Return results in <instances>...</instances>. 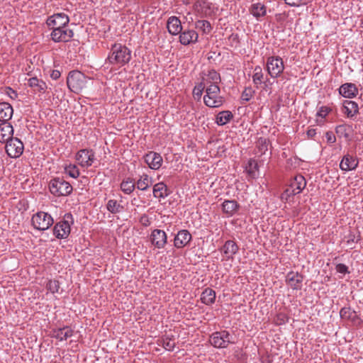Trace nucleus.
Masks as SVG:
<instances>
[{"label": "nucleus", "mask_w": 363, "mask_h": 363, "mask_svg": "<svg viewBox=\"0 0 363 363\" xmlns=\"http://www.w3.org/2000/svg\"><path fill=\"white\" fill-rule=\"evenodd\" d=\"M192 239L191 233L187 230H181L175 235L174 246L176 248H183L186 246Z\"/></svg>", "instance_id": "f3484780"}, {"label": "nucleus", "mask_w": 363, "mask_h": 363, "mask_svg": "<svg viewBox=\"0 0 363 363\" xmlns=\"http://www.w3.org/2000/svg\"><path fill=\"white\" fill-rule=\"evenodd\" d=\"M308 0H285L286 4L291 6H300L308 3Z\"/></svg>", "instance_id": "8fccbe9b"}, {"label": "nucleus", "mask_w": 363, "mask_h": 363, "mask_svg": "<svg viewBox=\"0 0 363 363\" xmlns=\"http://www.w3.org/2000/svg\"><path fill=\"white\" fill-rule=\"evenodd\" d=\"M208 79L206 82L207 86L209 84H217L220 82L221 79L220 74L218 73L215 69H211L208 72Z\"/></svg>", "instance_id": "79ce46f5"}, {"label": "nucleus", "mask_w": 363, "mask_h": 363, "mask_svg": "<svg viewBox=\"0 0 363 363\" xmlns=\"http://www.w3.org/2000/svg\"><path fill=\"white\" fill-rule=\"evenodd\" d=\"M74 331L69 326H65L63 328L55 329L52 331V337L63 341L67 340L73 335Z\"/></svg>", "instance_id": "a878e982"}, {"label": "nucleus", "mask_w": 363, "mask_h": 363, "mask_svg": "<svg viewBox=\"0 0 363 363\" xmlns=\"http://www.w3.org/2000/svg\"><path fill=\"white\" fill-rule=\"evenodd\" d=\"M179 33V42L184 45H187L190 43H196L198 40L199 35L194 30H187L182 32L181 31Z\"/></svg>", "instance_id": "412c9836"}, {"label": "nucleus", "mask_w": 363, "mask_h": 363, "mask_svg": "<svg viewBox=\"0 0 363 363\" xmlns=\"http://www.w3.org/2000/svg\"><path fill=\"white\" fill-rule=\"evenodd\" d=\"M263 73L260 67L257 66L255 68V73L252 75V81L258 87V85L262 83Z\"/></svg>", "instance_id": "c03bdc74"}, {"label": "nucleus", "mask_w": 363, "mask_h": 363, "mask_svg": "<svg viewBox=\"0 0 363 363\" xmlns=\"http://www.w3.org/2000/svg\"><path fill=\"white\" fill-rule=\"evenodd\" d=\"M94 159V152L87 150H81L77 155V160L82 167L91 166Z\"/></svg>", "instance_id": "aec40b11"}, {"label": "nucleus", "mask_w": 363, "mask_h": 363, "mask_svg": "<svg viewBox=\"0 0 363 363\" xmlns=\"http://www.w3.org/2000/svg\"><path fill=\"white\" fill-rule=\"evenodd\" d=\"M336 271L340 274H345L349 273L348 267L344 264H337L335 267Z\"/></svg>", "instance_id": "3c124183"}, {"label": "nucleus", "mask_w": 363, "mask_h": 363, "mask_svg": "<svg viewBox=\"0 0 363 363\" xmlns=\"http://www.w3.org/2000/svg\"><path fill=\"white\" fill-rule=\"evenodd\" d=\"M150 240L153 245L162 249L167 244V236L164 230L155 229L151 233Z\"/></svg>", "instance_id": "dca6fc26"}, {"label": "nucleus", "mask_w": 363, "mask_h": 363, "mask_svg": "<svg viewBox=\"0 0 363 363\" xmlns=\"http://www.w3.org/2000/svg\"><path fill=\"white\" fill-rule=\"evenodd\" d=\"M52 32L50 34L51 39L55 43H67L71 40L74 36V32L72 29H69L68 26L63 28H54L51 29Z\"/></svg>", "instance_id": "9b49d317"}, {"label": "nucleus", "mask_w": 363, "mask_h": 363, "mask_svg": "<svg viewBox=\"0 0 363 363\" xmlns=\"http://www.w3.org/2000/svg\"><path fill=\"white\" fill-rule=\"evenodd\" d=\"M194 8L196 15L200 18L209 17L213 13L212 4L205 1H197Z\"/></svg>", "instance_id": "ddd939ff"}, {"label": "nucleus", "mask_w": 363, "mask_h": 363, "mask_svg": "<svg viewBox=\"0 0 363 363\" xmlns=\"http://www.w3.org/2000/svg\"><path fill=\"white\" fill-rule=\"evenodd\" d=\"M49 189L55 196H65L69 195L73 190L72 185L62 178L57 177L50 180Z\"/></svg>", "instance_id": "20e7f679"}, {"label": "nucleus", "mask_w": 363, "mask_h": 363, "mask_svg": "<svg viewBox=\"0 0 363 363\" xmlns=\"http://www.w3.org/2000/svg\"><path fill=\"white\" fill-rule=\"evenodd\" d=\"M167 28L169 33L173 35L179 34L182 30L181 21L179 18L176 16H171L168 18Z\"/></svg>", "instance_id": "b1692460"}, {"label": "nucleus", "mask_w": 363, "mask_h": 363, "mask_svg": "<svg viewBox=\"0 0 363 363\" xmlns=\"http://www.w3.org/2000/svg\"><path fill=\"white\" fill-rule=\"evenodd\" d=\"M220 89L217 84H209L206 88L203 102L210 108L220 107L225 102L223 96L220 95Z\"/></svg>", "instance_id": "f03ea898"}, {"label": "nucleus", "mask_w": 363, "mask_h": 363, "mask_svg": "<svg viewBox=\"0 0 363 363\" xmlns=\"http://www.w3.org/2000/svg\"><path fill=\"white\" fill-rule=\"evenodd\" d=\"M239 247L234 240H227L220 248V252L223 253L227 260L233 259V256L238 252Z\"/></svg>", "instance_id": "6ab92c4d"}, {"label": "nucleus", "mask_w": 363, "mask_h": 363, "mask_svg": "<svg viewBox=\"0 0 363 363\" xmlns=\"http://www.w3.org/2000/svg\"><path fill=\"white\" fill-rule=\"evenodd\" d=\"M88 78L78 70L71 71L67 78V84L69 90L79 94L86 86Z\"/></svg>", "instance_id": "7ed1b4c3"}, {"label": "nucleus", "mask_w": 363, "mask_h": 363, "mask_svg": "<svg viewBox=\"0 0 363 363\" xmlns=\"http://www.w3.org/2000/svg\"><path fill=\"white\" fill-rule=\"evenodd\" d=\"M249 12L255 18L259 19L267 15V6L262 3H254L249 8Z\"/></svg>", "instance_id": "bb28decb"}, {"label": "nucleus", "mask_w": 363, "mask_h": 363, "mask_svg": "<svg viewBox=\"0 0 363 363\" xmlns=\"http://www.w3.org/2000/svg\"><path fill=\"white\" fill-rule=\"evenodd\" d=\"M6 152L11 158H18L23 152L24 145L18 138H11L6 141Z\"/></svg>", "instance_id": "1a4fd4ad"}, {"label": "nucleus", "mask_w": 363, "mask_h": 363, "mask_svg": "<svg viewBox=\"0 0 363 363\" xmlns=\"http://www.w3.org/2000/svg\"><path fill=\"white\" fill-rule=\"evenodd\" d=\"M325 138L327 139L328 143H334L336 141L335 136L330 131L326 132Z\"/></svg>", "instance_id": "5fc2aeb1"}, {"label": "nucleus", "mask_w": 363, "mask_h": 363, "mask_svg": "<svg viewBox=\"0 0 363 363\" xmlns=\"http://www.w3.org/2000/svg\"><path fill=\"white\" fill-rule=\"evenodd\" d=\"M303 276L295 272H289L286 277V281L294 290H300L302 287Z\"/></svg>", "instance_id": "a211bd4d"}, {"label": "nucleus", "mask_w": 363, "mask_h": 363, "mask_svg": "<svg viewBox=\"0 0 363 363\" xmlns=\"http://www.w3.org/2000/svg\"><path fill=\"white\" fill-rule=\"evenodd\" d=\"M349 127L347 125H339L336 127V133H343L345 132H346V130H347Z\"/></svg>", "instance_id": "6e6d98bb"}, {"label": "nucleus", "mask_w": 363, "mask_h": 363, "mask_svg": "<svg viewBox=\"0 0 363 363\" xmlns=\"http://www.w3.org/2000/svg\"><path fill=\"white\" fill-rule=\"evenodd\" d=\"M13 113L11 105L7 102L0 103V121L9 122Z\"/></svg>", "instance_id": "393cba45"}, {"label": "nucleus", "mask_w": 363, "mask_h": 363, "mask_svg": "<svg viewBox=\"0 0 363 363\" xmlns=\"http://www.w3.org/2000/svg\"><path fill=\"white\" fill-rule=\"evenodd\" d=\"M131 60V51L125 45L114 43L111 48L106 63L120 67L128 64Z\"/></svg>", "instance_id": "f257e3e1"}, {"label": "nucleus", "mask_w": 363, "mask_h": 363, "mask_svg": "<svg viewBox=\"0 0 363 363\" xmlns=\"http://www.w3.org/2000/svg\"><path fill=\"white\" fill-rule=\"evenodd\" d=\"M359 164V160L354 155L346 154L340 163V168L343 172L354 170Z\"/></svg>", "instance_id": "4468645a"}, {"label": "nucleus", "mask_w": 363, "mask_h": 363, "mask_svg": "<svg viewBox=\"0 0 363 363\" xmlns=\"http://www.w3.org/2000/svg\"><path fill=\"white\" fill-rule=\"evenodd\" d=\"M159 345H162L163 347L168 351H173L176 346V338L173 335H164L160 340H158Z\"/></svg>", "instance_id": "cd10ccee"}, {"label": "nucleus", "mask_w": 363, "mask_h": 363, "mask_svg": "<svg viewBox=\"0 0 363 363\" xmlns=\"http://www.w3.org/2000/svg\"><path fill=\"white\" fill-rule=\"evenodd\" d=\"M332 111V109L326 106H323L319 108L316 116L321 117V118H325L326 116Z\"/></svg>", "instance_id": "09e8293b"}, {"label": "nucleus", "mask_w": 363, "mask_h": 363, "mask_svg": "<svg viewBox=\"0 0 363 363\" xmlns=\"http://www.w3.org/2000/svg\"><path fill=\"white\" fill-rule=\"evenodd\" d=\"M206 84L201 82L197 84L193 89V96L195 100L199 101L201 98L204 89H206Z\"/></svg>", "instance_id": "37998d69"}, {"label": "nucleus", "mask_w": 363, "mask_h": 363, "mask_svg": "<svg viewBox=\"0 0 363 363\" xmlns=\"http://www.w3.org/2000/svg\"><path fill=\"white\" fill-rule=\"evenodd\" d=\"M210 343L216 348H226L233 344V336L227 330L215 332L210 336Z\"/></svg>", "instance_id": "0eeeda50"}, {"label": "nucleus", "mask_w": 363, "mask_h": 363, "mask_svg": "<svg viewBox=\"0 0 363 363\" xmlns=\"http://www.w3.org/2000/svg\"><path fill=\"white\" fill-rule=\"evenodd\" d=\"M69 18L67 15L64 13H55L52 16L48 17L46 23L50 29H54L55 28H63L68 26Z\"/></svg>", "instance_id": "f8f14e48"}, {"label": "nucleus", "mask_w": 363, "mask_h": 363, "mask_svg": "<svg viewBox=\"0 0 363 363\" xmlns=\"http://www.w3.org/2000/svg\"><path fill=\"white\" fill-rule=\"evenodd\" d=\"M145 163L152 169H158L162 164V156L155 152L151 151L144 156Z\"/></svg>", "instance_id": "2eb2a0df"}, {"label": "nucleus", "mask_w": 363, "mask_h": 363, "mask_svg": "<svg viewBox=\"0 0 363 363\" xmlns=\"http://www.w3.org/2000/svg\"><path fill=\"white\" fill-rule=\"evenodd\" d=\"M216 292L211 288H206L203 290L201 296V301L206 305H211L215 302Z\"/></svg>", "instance_id": "2f4dec72"}, {"label": "nucleus", "mask_w": 363, "mask_h": 363, "mask_svg": "<svg viewBox=\"0 0 363 363\" xmlns=\"http://www.w3.org/2000/svg\"><path fill=\"white\" fill-rule=\"evenodd\" d=\"M65 173L72 178H77L79 176V172L77 166L69 164L65 168Z\"/></svg>", "instance_id": "a18cd8bd"}, {"label": "nucleus", "mask_w": 363, "mask_h": 363, "mask_svg": "<svg viewBox=\"0 0 363 363\" xmlns=\"http://www.w3.org/2000/svg\"><path fill=\"white\" fill-rule=\"evenodd\" d=\"M306 186V181L301 174L293 177L288 187L281 195L282 199H288L289 197L300 194Z\"/></svg>", "instance_id": "39448f33"}, {"label": "nucleus", "mask_w": 363, "mask_h": 363, "mask_svg": "<svg viewBox=\"0 0 363 363\" xmlns=\"http://www.w3.org/2000/svg\"><path fill=\"white\" fill-rule=\"evenodd\" d=\"M341 318L350 320L354 323H357L360 318L357 315L354 311H352L350 307H344L340 311Z\"/></svg>", "instance_id": "473e14b6"}, {"label": "nucleus", "mask_w": 363, "mask_h": 363, "mask_svg": "<svg viewBox=\"0 0 363 363\" xmlns=\"http://www.w3.org/2000/svg\"><path fill=\"white\" fill-rule=\"evenodd\" d=\"M60 76H61L60 72L57 69L52 70L50 74V77L55 80L58 79L60 77Z\"/></svg>", "instance_id": "4d7b16f0"}, {"label": "nucleus", "mask_w": 363, "mask_h": 363, "mask_svg": "<svg viewBox=\"0 0 363 363\" xmlns=\"http://www.w3.org/2000/svg\"><path fill=\"white\" fill-rule=\"evenodd\" d=\"M169 194L167 185L163 182H159L153 186V196L158 199H164Z\"/></svg>", "instance_id": "c85d7f7f"}, {"label": "nucleus", "mask_w": 363, "mask_h": 363, "mask_svg": "<svg viewBox=\"0 0 363 363\" xmlns=\"http://www.w3.org/2000/svg\"><path fill=\"white\" fill-rule=\"evenodd\" d=\"M239 204L235 200H225L222 204L223 213L233 216L239 208Z\"/></svg>", "instance_id": "7c9ffc66"}, {"label": "nucleus", "mask_w": 363, "mask_h": 363, "mask_svg": "<svg viewBox=\"0 0 363 363\" xmlns=\"http://www.w3.org/2000/svg\"><path fill=\"white\" fill-rule=\"evenodd\" d=\"M344 113L348 118H352L359 112L358 104L353 101L346 100L343 104Z\"/></svg>", "instance_id": "c756f323"}, {"label": "nucleus", "mask_w": 363, "mask_h": 363, "mask_svg": "<svg viewBox=\"0 0 363 363\" xmlns=\"http://www.w3.org/2000/svg\"><path fill=\"white\" fill-rule=\"evenodd\" d=\"M339 93L345 98L352 99L358 94V89L354 84L345 83L339 88Z\"/></svg>", "instance_id": "4be33fe9"}, {"label": "nucleus", "mask_w": 363, "mask_h": 363, "mask_svg": "<svg viewBox=\"0 0 363 363\" xmlns=\"http://www.w3.org/2000/svg\"><path fill=\"white\" fill-rule=\"evenodd\" d=\"M31 222L35 229L45 230L52 225L53 219L50 214L40 211L33 216Z\"/></svg>", "instance_id": "6e6552de"}, {"label": "nucleus", "mask_w": 363, "mask_h": 363, "mask_svg": "<svg viewBox=\"0 0 363 363\" xmlns=\"http://www.w3.org/2000/svg\"><path fill=\"white\" fill-rule=\"evenodd\" d=\"M316 134L315 129L310 128L307 130V135L310 138H313Z\"/></svg>", "instance_id": "13d9d810"}, {"label": "nucleus", "mask_w": 363, "mask_h": 363, "mask_svg": "<svg viewBox=\"0 0 363 363\" xmlns=\"http://www.w3.org/2000/svg\"><path fill=\"white\" fill-rule=\"evenodd\" d=\"M140 221L143 223L144 225H147L145 222H148V218L147 216L144 215L141 217Z\"/></svg>", "instance_id": "bf43d9fd"}, {"label": "nucleus", "mask_w": 363, "mask_h": 363, "mask_svg": "<svg viewBox=\"0 0 363 363\" xmlns=\"http://www.w3.org/2000/svg\"><path fill=\"white\" fill-rule=\"evenodd\" d=\"M135 188V184L132 179L128 178L121 184V190L126 194H131Z\"/></svg>", "instance_id": "a19ab883"}, {"label": "nucleus", "mask_w": 363, "mask_h": 363, "mask_svg": "<svg viewBox=\"0 0 363 363\" xmlns=\"http://www.w3.org/2000/svg\"><path fill=\"white\" fill-rule=\"evenodd\" d=\"M269 143V140L264 138H259L256 144V147L257 149V154L259 153L260 155H264L265 152L268 150V145Z\"/></svg>", "instance_id": "58836bf2"}, {"label": "nucleus", "mask_w": 363, "mask_h": 363, "mask_svg": "<svg viewBox=\"0 0 363 363\" xmlns=\"http://www.w3.org/2000/svg\"><path fill=\"white\" fill-rule=\"evenodd\" d=\"M9 89H10L11 91H12V92H13V93L14 94V95L16 96V95H17V94H16V93L15 92V91L12 90L11 88H9Z\"/></svg>", "instance_id": "052dcab7"}, {"label": "nucleus", "mask_w": 363, "mask_h": 363, "mask_svg": "<svg viewBox=\"0 0 363 363\" xmlns=\"http://www.w3.org/2000/svg\"><path fill=\"white\" fill-rule=\"evenodd\" d=\"M233 117L230 111H223L216 116V123L219 125H223L228 123Z\"/></svg>", "instance_id": "f704fd0d"}, {"label": "nucleus", "mask_w": 363, "mask_h": 363, "mask_svg": "<svg viewBox=\"0 0 363 363\" xmlns=\"http://www.w3.org/2000/svg\"><path fill=\"white\" fill-rule=\"evenodd\" d=\"M47 289L52 294L57 293L60 289V283L57 280H50L47 284Z\"/></svg>", "instance_id": "de8ad7c7"}, {"label": "nucleus", "mask_w": 363, "mask_h": 363, "mask_svg": "<svg viewBox=\"0 0 363 363\" xmlns=\"http://www.w3.org/2000/svg\"><path fill=\"white\" fill-rule=\"evenodd\" d=\"M74 223L72 215L70 213H65L62 220L56 223L53 228V234L59 239L68 237L70 233V225Z\"/></svg>", "instance_id": "423d86ee"}, {"label": "nucleus", "mask_w": 363, "mask_h": 363, "mask_svg": "<svg viewBox=\"0 0 363 363\" xmlns=\"http://www.w3.org/2000/svg\"><path fill=\"white\" fill-rule=\"evenodd\" d=\"M359 235L356 236L354 234L350 233L347 237V243L349 245H352L354 243H357L358 242V240H359Z\"/></svg>", "instance_id": "603ef678"}, {"label": "nucleus", "mask_w": 363, "mask_h": 363, "mask_svg": "<svg viewBox=\"0 0 363 363\" xmlns=\"http://www.w3.org/2000/svg\"><path fill=\"white\" fill-rule=\"evenodd\" d=\"M195 28L201 30L205 34L210 33L213 29L211 23L206 20L196 21L195 22Z\"/></svg>", "instance_id": "4c0bfd02"}, {"label": "nucleus", "mask_w": 363, "mask_h": 363, "mask_svg": "<svg viewBox=\"0 0 363 363\" xmlns=\"http://www.w3.org/2000/svg\"><path fill=\"white\" fill-rule=\"evenodd\" d=\"M287 321V318L284 314H279L277 316L274 322L277 325H282L284 324Z\"/></svg>", "instance_id": "864d4df0"}, {"label": "nucleus", "mask_w": 363, "mask_h": 363, "mask_svg": "<svg viewBox=\"0 0 363 363\" xmlns=\"http://www.w3.org/2000/svg\"><path fill=\"white\" fill-rule=\"evenodd\" d=\"M245 169L250 178L255 179L257 177V172L259 171V166L257 161L254 159H250L245 167Z\"/></svg>", "instance_id": "72a5a7b5"}, {"label": "nucleus", "mask_w": 363, "mask_h": 363, "mask_svg": "<svg viewBox=\"0 0 363 363\" xmlns=\"http://www.w3.org/2000/svg\"><path fill=\"white\" fill-rule=\"evenodd\" d=\"M152 184L151 179L149 178L147 174H143L140 178L137 181L135 186L141 191H145Z\"/></svg>", "instance_id": "e433bc0d"}, {"label": "nucleus", "mask_w": 363, "mask_h": 363, "mask_svg": "<svg viewBox=\"0 0 363 363\" xmlns=\"http://www.w3.org/2000/svg\"><path fill=\"white\" fill-rule=\"evenodd\" d=\"M28 85L38 91H44L47 88L46 84L37 77L30 78L28 81Z\"/></svg>", "instance_id": "c9c22d12"}, {"label": "nucleus", "mask_w": 363, "mask_h": 363, "mask_svg": "<svg viewBox=\"0 0 363 363\" xmlns=\"http://www.w3.org/2000/svg\"><path fill=\"white\" fill-rule=\"evenodd\" d=\"M13 128L9 122L1 123L0 124V142L5 143L6 141L13 138Z\"/></svg>", "instance_id": "5701e85b"}, {"label": "nucleus", "mask_w": 363, "mask_h": 363, "mask_svg": "<svg viewBox=\"0 0 363 363\" xmlns=\"http://www.w3.org/2000/svg\"><path fill=\"white\" fill-rule=\"evenodd\" d=\"M267 68L269 74L276 78L284 71V66L282 59L279 57H269L267 62Z\"/></svg>", "instance_id": "9d476101"}, {"label": "nucleus", "mask_w": 363, "mask_h": 363, "mask_svg": "<svg viewBox=\"0 0 363 363\" xmlns=\"http://www.w3.org/2000/svg\"><path fill=\"white\" fill-rule=\"evenodd\" d=\"M255 91L251 87H247L244 89L241 95L242 101H249L253 96Z\"/></svg>", "instance_id": "49530a36"}, {"label": "nucleus", "mask_w": 363, "mask_h": 363, "mask_svg": "<svg viewBox=\"0 0 363 363\" xmlns=\"http://www.w3.org/2000/svg\"><path fill=\"white\" fill-rule=\"evenodd\" d=\"M106 208L110 213L116 214L121 212L123 209V206L116 200L110 199L106 204Z\"/></svg>", "instance_id": "ea45409f"}]
</instances>
